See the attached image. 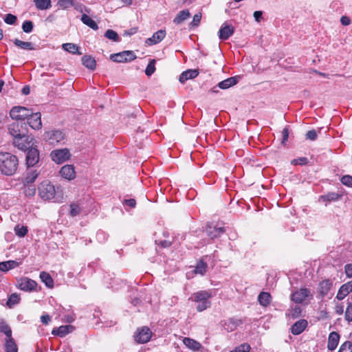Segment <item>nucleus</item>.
<instances>
[{
    "label": "nucleus",
    "mask_w": 352,
    "mask_h": 352,
    "mask_svg": "<svg viewBox=\"0 0 352 352\" xmlns=\"http://www.w3.org/2000/svg\"><path fill=\"white\" fill-rule=\"evenodd\" d=\"M301 309L299 307H296L291 310V316L293 318H296L300 316Z\"/></svg>",
    "instance_id": "bf43d9fd"
},
{
    "label": "nucleus",
    "mask_w": 352,
    "mask_h": 352,
    "mask_svg": "<svg viewBox=\"0 0 352 352\" xmlns=\"http://www.w3.org/2000/svg\"><path fill=\"white\" fill-rule=\"evenodd\" d=\"M62 47L64 50L73 54H81V53L78 52V47L76 44L71 43H64Z\"/></svg>",
    "instance_id": "c9c22d12"
},
{
    "label": "nucleus",
    "mask_w": 352,
    "mask_h": 352,
    "mask_svg": "<svg viewBox=\"0 0 352 352\" xmlns=\"http://www.w3.org/2000/svg\"><path fill=\"white\" fill-rule=\"evenodd\" d=\"M82 65L85 67H87L91 70H94L96 69V60L91 56L85 55V56H82Z\"/></svg>",
    "instance_id": "7c9ffc66"
},
{
    "label": "nucleus",
    "mask_w": 352,
    "mask_h": 352,
    "mask_svg": "<svg viewBox=\"0 0 352 352\" xmlns=\"http://www.w3.org/2000/svg\"><path fill=\"white\" fill-rule=\"evenodd\" d=\"M238 82V77L233 76L228 78L218 83V87L222 89H228L234 85H235Z\"/></svg>",
    "instance_id": "bb28decb"
},
{
    "label": "nucleus",
    "mask_w": 352,
    "mask_h": 352,
    "mask_svg": "<svg viewBox=\"0 0 352 352\" xmlns=\"http://www.w3.org/2000/svg\"><path fill=\"white\" fill-rule=\"evenodd\" d=\"M192 298H193L195 302L198 303L197 310L199 312L210 307L211 303L209 299L211 298V294L207 291H199L194 293Z\"/></svg>",
    "instance_id": "f03ea898"
},
{
    "label": "nucleus",
    "mask_w": 352,
    "mask_h": 352,
    "mask_svg": "<svg viewBox=\"0 0 352 352\" xmlns=\"http://www.w3.org/2000/svg\"><path fill=\"white\" fill-rule=\"evenodd\" d=\"M38 190L39 197L45 201L52 199L56 195L55 187L49 181H44L41 183Z\"/></svg>",
    "instance_id": "7ed1b4c3"
},
{
    "label": "nucleus",
    "mask_w": 352,
    "mask_h": 352,
    "mask_svg": "<svg viewBox=\"0 0 352 352\" xmlns=\"http://www.w3.org/2000/svg\"><path fill=\"white\" fill-rule=\"evenodd\" d=\"M340 340V335L336 331H332L329 333L328 338L327 348L330 351H333L338 346Z\"/></svg>",
    "instance_id": "4be33fe9"
},
{
    "label": "nucleus",
    "mask_w": 352,
    "mask_h": 352,
    "mask_svg": "<svg viewBox=\"0 0 352 352\" xmlns=\"http://www.w3.org/2000/svg\"><path fill=\"white\" fill-rule=\"evenodd\" d=\"M166 36V31L164 30H160L153 34L151 38L147 39L146 43L150 45H155L161 42Z\"/></svg>",
    "instance_id": "b1692460"
},
{
    "label": "nucleus",
    "mask_w": 352,
    "mask_h": 352,
    "mask_svg": "<svg viewBox=\"0 0 352 352\" xmlns=\"http://www.w3.org/2000/svg\"><path fill=\"white\" fill-rule=\"evenodd\" d=\"M45 139L50 144H56L64 139L65 135L60 130L47 131L44 134Z\"/></svg>",
    "instance_id": "9b49d317"
},
{
    "label": "nucleus",
    "mask_w": 352,
    "mask_h": 352,
    "mask_svg": "<svg viewBox=\"0 0 352 352\" xmlns=\"http://www.w3.org/2000/svg\"><path fill=\"white\" fill-rule=\"evenodd\" d=\"M16 16L12 14H8L6 15V17L4 19V21L9 25H13L16 21Z\"/></svg>",
    "instance_id": "6e6d98bb"
},
{
    "label": "nucleus",
    "mask_w": 352,
    "mask_h": 352,
    "mask_svg": "<svg viewBox=\"0 0 352 352\" xmlns=\"http://www.w3.org/2000/svg\"><path fill=\"white\" fill-rule=\"evenodd\" d=\"M74 329V327L70 324L61 325L56 329H54L52 331V333L59 337H64L67 334L72 333Z\"/></svg>",
    "instance_id": "412c9836"
},
{
    "label": "nucleus",
    "mask_w": 352,
    "mask_h": 352,
    "mask_svg": "<svg viewBox=\"0 0 352 352\" xmlns=\"http://www.w3.org/2000/svg\"><path fill=\"white\" fill-rule=\"evenodd\" d=\"M75 320V316L74 314L71 315H66L64 316V318L63 319V321L71 323Z\"/></svg>",
    "instance_id": "774afa93"
},
{
    "label": "nucleus",
    "mask_w": 352,
    "mask_h": 352,
    "mask_svg": "<svg viewBox=\"0 0 352 352\" xmlns=\"http://www.w3.org/2000/svg\"><path fill=\"white\" fill-rule=\"evenodd\" d=\"M29 126L34 129L39 130L42 127L41 114L40 112L33 113L31 111V115H29L26 119Z\"/></svg>",
    "instance_id": "4468645a"
},
{
    "label": "nucleus",
    "mask_w": 352,
    "mask_h": 352,
    "mask_svg": "<svg viewBox=\"0 0 352 352\" xmlns=\"http://www.w3.org/2000/svg\"><path fill=\"white\" fill-rule=\"evenodd\" d=\"M57 5L59 8L65 10L74 6V0H58Z\"/></svg>",
    "instance_id": "a18cd8bd"
},
{
    "label": "nucleus",
    "mask_w": 352,
    "mask_h": 352,
    "mask_svg": "<svg viewBox=\"0 0 352 352\" xmlns=\"http://www.w3.org/2000/svg\"><path fill=\"white\" fill-rule=\"evenodd\" d=\"M208 265L206 262L200 260L197 262V265L195 269V272L196 274H199L201 275H204L206 272Z\"/></svg>",
    "instance_id": "e433bc0d"
},
{
    "label": "nucleus",
    "mask_w": 352,
    "mask_h": 352,
    "mask_svg": "<svg viewBox=\"0 0 352 352\" xmlns=\"http://www.w3.org/2000/svg\"><path fill=\"white\" fill-rule=\"evenodd\" d=\"M39 277L41 281L47 287L50 289H52L54 287V280L52 276L48 272L44 271L41 272L40 273Z\"/></svg>",
    "instance_id": "cd10ccee"
},
{
    "label": "nucleus",
    "mask_w": 352,
    "mask_h": 352,
    "mask_svg": "<svg viewBox=\"0 0 352 352\" xmlns=\"http://www.w3.org/2000/svg\"><path fill=\"white\" fill-rule=\"evenodd\" d=\"M307 326V321L306 320H298L292 326L291 332L294 335H299L305 329Z\"/></svg>",
    "instance_id": "5701e85b"
},
{
    "label": "nucleus",
    "mask_w": 352,
    "mask_h": 352,
    "mask_svg": "<svg viewBox=\"0 0 352 352\" xmlns=\"http://www.w3.org/2000/svg\"><path fill=\"white\" fill-rule=\"evenodd\" d=\"M201 14L200 12L195 14L193 16L192 21L190 23V26L192 28L197 27L201 21Z\"/></svg>",
    "instance_id": "5fc2aeb1"
},
{
    "label": "nucleus",
    "mask_w": 352,
    "mask_h": 352,
    "mask_svg": "<svg viewBox=\"0 0 352 352\" xmlns=\"http://www.w3.org/2000/svg\"><path fill=\"white\" fill-rule=\"evenodd\" d=\"M332 285L333 281L330 279H325L319 283L318 292L322 298L328 294Z\"/></svg>",
    "instance_id": "aec40b11"
},
{
    "label": "nucleus",
    "mask_w": 352,
    "mask_h": 352,
    "mask_svg": "<svg viewBox=\"0 0 352 352\" xmlns=\"http://www.w3.org/2000/svg\"><path fill=\"white\" fill-rule=\"evenodd\" d=\"M34 3L39 10H46L52 6L50 0H34Z\"/></svg>",
    "instance_id": "4c0bfd02"
},
{
    "label": "nucleus",
    "mask_w": 352,
    "mask_h": 352,
    "mask_svg": "<svg viewBox=\"0 0 352 352\" xmlns=\"http://www.w3.org/2000/svg\"><path fill=\"white\" fill-rule=\"evenodd\" d=\"M175 239V238L173 236L171 240H156L155 243L163 248H168L174 243Z\"/></svg>",
    "instance_id": "37998d69"
},
{
    "label": "nucleus",
    "mask_w": 352,
    "mask_h": 352,
    "mask_svg": "<svg viewBox=\"0 0 352 352\" xmlns=\"http://www.w3.org/2000/svg\"><path fill=\"white\" fill-rule=\"evenodd\" d=\"M34 142L35 141L33 138H31L28 135L19 137L16 139L13 140L14 145L19 149L25 151H26L28 149L33 146L34 144Z\"/></svg>",
    "instance_id": "6e6552de"
},
{
    "label": "nucleus",
    "mask_w": 352,
    "mask_h": 352,
    "mask_svg": "<svg viewBox=\"0 0 352 352\" xmlns=\"http://www.w3.org/2000/svg\"><path fill=\"white\" fill-rule=\"evenodd\" d=\"M34 24L31 21H25L22 24V30L25 33H30L32 31Z\"/></svg>",
    "instance_id": "8fccbe9b"
},
{
    "label": "nucleus",
    "mask_w": 352,
    "mask_h": 352,
    "mask_svg": "<svg viewBox=\"0 0 352 352\" xmlns=\"http://www.w3.org/2000/svg\"><path fill=\"white\" fill-rule=\"evenodd\" d=\"M340 22L343 25H349L351 24V19L346 16H342L340 18Z\"/></svg>",
    "instance_id": "338daca9"
},
{
    "label": "nucleus",
    "mask_w": 352,
    "mask_h": 352,
    "mask_svg": "<svg viewBox=\"0 0 352 352\" xmlns=\"http://www.w3.org/2000/svg\"><path fill=\"white\" fill-rule=\"evenodd\" d=\"M342 195L336 192H329L325 195L321 196V199L324 201H334L341 198Z\"/></svg>",
    "instance_id": "58836bf2"
},
{
    "label": "nucleus",
    "mask_w": 352,
    "mask_h": 352,
    "mask_svg": "<svg viewBox=\"0 0 352 352\" xmlns=\"http://www.w3.org/2000/svg\"><path fill=\"white\" fill-rule=\"evenodd\" d=\"M258 301L261 306L267 307L271 303L272 296L269 292H261L258 296Z\"/></svg>",
    "instance_id": "a878e982"
},
{
    "label": "nucleus",
    "mask_w": 352,
    "mask_h": 352,
    "mask_svg": "<svg viewBox=\"0 0 352 352\" xmlns=\"http://www.w3.org/2000/svg\"><path fill=\"white\" fill-rule=\"evenodd\" d=\"M183 343L189 349L193 351H199L201 344L194 339L190 338H184L183 339Z\"/></svg>",
    "instance_id": "c756f323"
},
{
    "label": "nucleus",
    "mask_w": 352,
    "mask_h": 352,
    "mask_svg": "<svg viewBox=\"0 0 352 352\" xmlns=\"http://www.w3.org/2000/svg\"><path fill=\"white\" fill-rule=\"evenodd\" d=\"M104 36L110 40H112L116 42H118L120 41V37L116 32L113 30H107L104 33Z\"/></svg>",
    "instance_id": "79ce46f5"
},
{
    "label": "nucleus",
    "mask_w": 352,
    "mask_h": 352,
    "mask_svg": "<svg viewBox=\"0 0 352 352\" xmlns=\"http://www.w3.org/2000/svg\"><path fill=\"white\" fill-rule=\"evenodd\" d=\"M14 232L17 236L23 237L28 234V230L26 226L20 227L19 226H16L14 227Z\"/></svg>",
    "instance_id": "de8ad7c7"
},
{
    "label": "nucleus",
    "mask_w": 352,
    "mask_h": 352,
    "mask_svg": "<svg viewBox=\"0 0 352 352\" xmlns=\"http://www.w3.org/2000/svg\"><path fill=\"white\" fill-rule=\"evenodd\" d=\"M352 292V280L343 284L339 289L336 298L339 300H343Z\"/></svg>",
    "instance_id": "6ab92c4d"
},
{
    "label": "nucleus",
    "mask_w": 352,
    "mask_h": 352,
    "mask_svg": "<svg viewBox=\"0 0 352 352\" xmlns=\"http://www.w3.org/2000/svg\"><path fill=\"white\" fill-rule=\"evenodd\" d=\"M21 264V262L16 261H8L0 263V270L2 272H8L11 269L17 267Z\"/></svg>",
    "instance_id": "c85d7f7f"
},
{
    "label": "nucleus",
    "mask_w": 352,
    "mask_h": 352,
    "mask_svg": "<svg viewBox=\"0 0 352 352\" xmlns=\"http://www.w3.org/2000/svg\"><path fill=\"white\" fill-rule=\"evenodd\" d=\"M199 75V72L197 69H188L185 72H183L180 76L179 80L182 83H184L186 80L189 79H193L196 78Z\"/></svg>",
    "instance_id": "393cba45"
},
{
    "label": "nucleus",
    "mask_w": 352,
    "mask_h": 352,
    "mask_svg": "<svg viewBox=\"0 0 352 352\" xmlns=\"http://www.w3.org/2000/svg\"><path fill=\"white\" fill-rule=\"evenodd\" d=\"M234 32V28L227 23H223L219 31V37L221 40L228 39Z\"/></svg>",
    "instance_id": "dca6fc26"
},
{
    "label": "nucleus",
    "mask_w": 352,
    "mask_h": 352,
    "mask_svg": "<svg viewBox=\"0 0 352 352\" xmlns=\"http://www.w3.org/2000/svg\"><path fill=\"white\" fill-rule=\"evenodd\" d=\"M309 160L307 157H301L298 159L294 160L292 163L295 165H305L308 163Z\"/></svg>",
    "instance_id": "13d9d810"
},
{
    "label": "nucleus",
    "mask_w": 352,
    "mask_h": 352,
    "mask_svg": "<svg viewBox=\"0 0 352 352\" xmlns=\"http://www.w3.org/2000/svg\"><path fill=\"white\" fill-rule=\"evenodd\" d=\"M318 137V134L316 130L308 131L306 133V138L310 140H315Z\"/></svg>",
    "instance_id": "4d7b16f0"
},
{
    "label": "nucleus",
    "mask_w": 352,
    "mask_h": 352,
    "mask_svg": "<svg viewBox=\"0 0 352 352\" xmlns=\"http://www.w3.org/2000/svg\"><path fill=\"white\" fill-rule=\"evenodd\" d=\"M13 43L16 46H17L18 47L23 49V50H34L33 44L31 42L23 41L18 38H15L13 41Z\"/></svg>",
    "instance_id": "f704fd0d"
},
{
    "label": "nucleus",
    "mask_w": 352,
    "mask_h": 352,
    "mask_svg": "<svg viewBox=\"0 0 352 352\" xmlns=\"http://www.w3.org/2000/svg\"><path fill=\"white\" fill-rule=\"evenodd\" d=\"M282 135H283L282 143L285 144L287 141L288 138H289V129H288V128L285 127V128L283 129V130L282 131Z\"/></svg>",
    "instance_id": "680f3d73"
},
{
    "label": "nucleus",
    "mask_w": 352,
    "mask_h": 352,
    "mask_svg": "<svg viewBox=\"0 0 352 352\" xmlns=\"http://www.w3.org/2000/svg\"><path fill=\"white\" fill-rule=\"evenodd\" d=\"M80 208L79 206L76 203H72L70 205V214L72 217L78 215L80 213Z\"/></svg>",
    "instance_id": "603ef678"
},
{
    "label": "nucleus",
    "mask_w": 352,
    "mask_h": 352,
    "mask_svg": "<svg viewBox=\"0 0 352 352\" xmlns=\"http://www.w3.org/2000/svg\"><path fill=\"white\" fill-rule=\"evenodd\" d=\"M335 312L338 315H342L344 313V306L342 304H337L335 307Z\"/></svg>",
    "instance_id": "69168bd1"
},
{
    "label": "nucleus",
    "mask_w": 352,
    "mask_h": 352,
    "mask_svg": "<svg viewBox=\"0 0 352 352\" xmlns=\"http://www.w3.org/2000/svg\"><path fill=\"white\" fill-rule=\"evenodd\" d=\"M155 63L156 60L155 59L150 60L145 69V74L146 76H151L153 74H154L156 69Z\"/></svg>",
    "instance_id": "a19ab883"
},
{
    "label": "nucleus",
    "mask_w": 352,
    "mask_h": 352,
    "mask_svg": "<svg viewBox=\"0 0 352 352\" xmlns=\"http://www.w3.org/2000/svg\"><path fill=\"white\" fill-rule=\"evenodd\" d=\"M338 352H352V342L350 341L344 342L340 346Z\"/></svg>",
    "instance_id": "3c124183"
},
{
    "label": "nucleus",
    "mask_w": 352,
    "mask_h": 352,
    "mask_svg": "<svg viewBox=\"0 0 352 352\" xmlns=\"http://www.w3.org/2000/svg\"><path fill=\"white\" fill-rule=\"evenodd\" d=\"M52 160L57 164H62L69 158L70 153L68 149H57L52 151Z\"/></svg>",
    "instance_id": "9d476101"
},
{
    "label": "nucleus",
    "mask_w": 352,
    "mask_h": 352,
    "mask_svg": "<svg viewBox=\"0 0 352 352\" xmlns=\"http://www.w3.org/2000/svg\"><path fill=\"white\" fill-rule=\"evenodd\" d=\"M26 164L28 166H34L39 160V153L37 148L32 146L27 150Z\"/></svg>",
    "instance_id": "2eb2a0df"
},
{
    "label": "nucleus",
    "mask_w": 352,
    "mask_h": 352,
    "mask_svg": "<svg viewBox=\"0 0 352 352\" xmlns=\"http://www.w3.org/2000/svg\"><path fill=\"white\" fill-rule=\"evenodd\" d=\"M31 109L26 107L15 106L11 109L10 116L12 119L16 120V121H23L27 119L29 115H31Z\"/></svg>",
    "instance_id": "423d86ee"
},
{
    "label": "nucleus",
    "mask_w": 352,
    "mask_h": 352,
    "mask_svg": "<svg viewBox=\"0 0 352 352\" xmlns=\"http://www.w3.org/2000/svg\"><path fill=\"white\" fill-rule=\"evenodd\" d=\"M251 347L249 344L243 343L236 346L234 350L230 352H250Z\"/></svg>",
    "instance_id": "09e8293b"
},
{
    "label": "nucleus",
    "mask_w": 352,
    "mask_h": 352,
    "mask_svg": "<svg viewBox=\"0 0 352 352\" xmlns=\"http://www.w3.org/2000/svg\"><path fill=\"white\" fill-rule=\"evenodd\" d=\"M312 296L307 288H300L292 294L291 300L296 303H302L309 296Z\"/></svg>",
    "instance_id": "ddd939ff"
},
{
    "label": "nucleus",
    "mask_w": 352,
    "mask_h": 352,
    "mask_svg": "<svg viewBox=\"0 0 352 352\" xmlns=\"http://www.w3.org/2000/svg\"><path fill=\"white\" fill-rule=\"evenodd\" d=\"M137 58L133 51H123L122 52L110 55V59L116 63L131 62Z\"/></svg>",
    "instance_id": "0eeeda50"
},
{
    "label": "nucleus",
    "mask_w": 352,
    "mask_h": 352,
    "mask_svg": "<svg viewBox=\"0 0 352 352\" xmlns=\"http://www.w3.org/2000/svg\"><path fill=\"white\" fill-rule=\"evenodd\" d=\"M344 319L349 323L352 322V302H349L344 311Z\"/></svg>",
    "instance_id": "49530a36"
},
{
    "label": "nucleus",
    "mask_w": 352,
    "mask_h": 352,
    "mask_svg": "<svg viewBox=\"0 0 352 352\" xmlns=\"http://www.w3.org/2000/svg\"><path fill=\"white\" fill-rule=\"evenodd\" d=\"M60 175L68 180L74 179L76 177V171L73 165L67 164L63 166L60 170Z\"/></svg>",
    "instance_id": "a211bd4d"
},
{
    "label": "nucleus",
    "mask_w": 352,
    "mask_h": 352,
    "mask_svg": "<svg viewBox=\"0 0 352 352\" xmlns=\"http://www.w3.org/2000/svg\"><path fill=\"white\" fill-rule=\"evenodd\" d=\"M242 324V320L232 318L224 321L223 327L228 332H232Z\"/></svg>",
    "instance_id": "f3484780"
},
{
    "label": "nucleus",
    "mask_w": 352,
    "mask_h": 352,
    "mask_svg": "<svg viewBox=\"0 0 352 352\" xmlns=\"http://www.w3.org/2000/svg\"><path fill=\"white\" fill-rule=\"evenodd\" d=\"M81 21L90 28L94 30H97L98 29V25L96 22L93 20L89 16L86 14H82L81 16Z\"/></svg>",
    "instance_id": "473e14b6"
},
{
    "label": "nucleus",
    "mask_w": 352,
    "mask_h": 352,
    "mask_svg": "<svg viewBox=\"0 0 352 352\" xmlns=\"http://www.w3.org/2000/svg\"><path fill=\"white\" fill-rule=\"evenodd\" d=\"M206 231L207 235L212 239L221 236L225 232L223 226L218 224L210 223L206 226Z\"/></svg>",
    "instance_id": "f8f14e48"
},
{
    "label": "nucleus",
    "mask_w": 352,
    "mask_h": 352,
    "mask_svg": "<svg viewBox=\"0 0 352 352\" xmlns=\"http://www.w3.org/2000/svg\"><path fill=\"white\" fill-rule=\"evenodd\" d=\"M152 334V331L148 327L143 326L137 329L133 338L138 344H145L151 340Z\"/></svg>",
    "instance_id": "39448f33"
},
{
    "label": "nucleus",
    "mask_w": 352,
    "mask_h": 352,
    "mask_svg": "<svg viewBox=\"0 0 352 352\" xmlns=\"http://www.w3.org/2000/svg\"><path fill=\"white\" fill-rule=\"evenodd\" d=\"M8 131L14 139L27 135L28 132L26 123L19 121L10 124L8 126Z\"/></svg>",
    "instance_id": "20e7f679"
},
{
    "label": "nucleus",
    "mask_w": 352,
    "mask_h": 352,
    "mask_svg": "<svg viewBox=\"0 0 352 352\" xmlns=\"http://www.w3.org/2000/svg\"><path fill=\"white\" fill-rule=\"evenodd\" d=\"M20 300H21L20 296L17 294H16V293L12 294L8 298V300L7 301V305L10 308H11L14 305L18 304Z\"/></svg>",
    "instance_id": "ea45409f"
},
{
    "label": "nucleus",
    "mask_w": 352,
    "mask_h": 352,
    "mask_svg": "<svg viewBox=\"0 0 352 352\" xmlns=\"http://www.w3.org/2000/svg\"><path fill=\"white\" fill-rule=\"evenodd\" d=\"M5 351L6 352H17L18 347L14 338H6L5 342Z\"/></svg>",
    "instance_id": "72a5a7b5"
},
{
    "label": "nucleus",
    "mask_w": 352,
    "mask_h": 352,
    "mask_svg": "<svg viewBox=\"0 0 352 352\" xmlns=\"http://www.w3.org/2000/svg\"><path fill=\"white\" fill-rule=\"evenodd\" d=\"M123 204L133 208L136 206V201L134 199H124Z\"/></svg>",
    "instance_id": "052dcab7"
},
{
    "label": "nucleus",
    "mask_w": 352,
    "mask_h": 352,
    "mask_svg": "<svg viewBox=\"0 0 352 352\" xmlns=\"http://www.w3.org/2000/svg\"><path fill=\"white\" fill-rule=\"evenodd\" d=\"M190 16V14L188 10H183L176 15L173 19V23L177 25L181 24L183 21L188 19Z\"/></svg>",
    "instance_id": "2f4dec72"
},
{
    "label": "nucleus",
    "mask_w": 352,
    "mask_h": 352,
    "mask_svg": "<svg viewBox=\"0 0 352 352\" xmlns=\"http://www.w3.org/2000/svg\"><path fill=\"white\" fill-rule=\"evenodd\" d=\"M41 321L45 325H47L51 321L50 316L48 314L42 315L41 316Z\"/></svg>",
    "instance_id": "0e129e2a"
},
{
    "label": "nucleus",
    "mask_w": 352,
    "mask_h": 352,
    "mask_svg": "<svg viewBox=\"0 0 352 352\" xmlns=\"http://www.w3.org/2000/svg\"><path fill=\"white\" fill-rule=\"evenodd\" d=\"M0 331L6 336V338H12V330L8 324L5 322L0 324Z\"/></svg>",
    "instance_id": "c03bdc74"
},
{
    "label": "nucleus",
    "mask_w": 352,
    "mask_h": 352,
    "mask_svg": "<svg viewBox=\"0 0 352 352\" xmlns=\"http://www.w3.org/2000/svg\"><path fill=\"white\" fill-rule=\"evenodd\" d=\"M18 287L25 292L35 291L37 287V283L28 277H22L17 280Z\"/></svg>",
    "instance_id": "1a4fd4ad"
},
{
    "label": "nucleus",
    "mask_w": 352,
    "mask_h": 352,
    "mask_svg": "<svg viewBox=\"0 0 352 352\" xmlns=\"http://www.w3.org/2000/svg\"><path fill=\"white\" fill-rule=\"evenodd\" d=\"M345 273L347 277H352V264H347L344 267Z\"/></svg>",
    "instance_id": "e2e57ef3"
},
{
    "label": "nucleus",
    "mask_w": 352,
    "mask_h": 352,
    "mask_svg": "<svg viewBox=\"0 0 352 352\" xmlns=\"http://www.w3.org/2000/svg\"><path fill=\"white\" fill-rule=\"evenodd\" d=\"M19 159L8 152H0V171L3 175L12 176L18 169Z\"/></svg>",
    "instance_id": "f257e3e1"
},
{
    "label": "nucleus",
    "mask_w": 352,
    "mask_h": 352,
    "mask_svg": "<svg viewBox=\"0 0 352 352\" xmlns=\"http://www.w3.org/2000/svg\"><path fill=\"white\" fill-rule=\"evenodd\" d=\"M340 182L343 185L352 188V176L345 175L341 177Z\"/></svg>",
    "instance_id": "864d4df0"
}]
</instances>
